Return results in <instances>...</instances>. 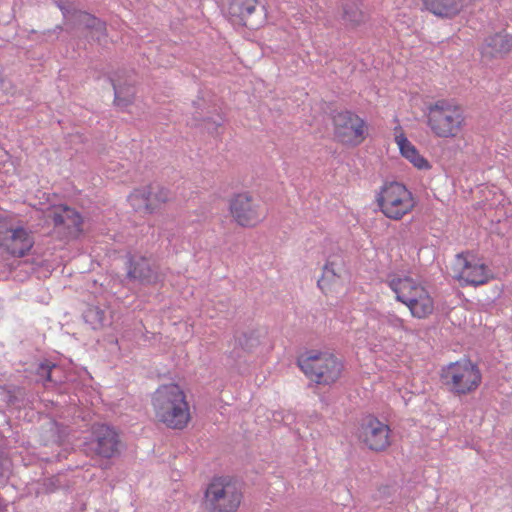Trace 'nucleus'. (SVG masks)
<instances>
[{
    "label": "nucleus",
    "mask_w": 512,
    "mask_h": 512,
    "mask_svg": "<svg viewBox=\"0 0 512 512\" xmlns=\"http://www.w3.org/2000/svg\"><path fill=\"white\" fill-rule=\"evenodd\" d=\"M155 421L168 429L183 430L191 419V407L183 388L176 383L160 385L151 396Z\"/></svg>",
    "instance_id": "1"
},
{
    "label": "nucleus",
    "mask_w": 512,
    "mask_h": 512,
    "mask_svg": "<svg viewBox=\"0 0 512 512\" xmlns=\"http://www.w3.org/2000/svg\"><path fill=\"white\" fill-rule=\"evenodd\" d=\"M426 125L436 138L456 139L466 129L467 116L461 105L441 99L428 106Z\"/></svg>",
    "instance_id": "2"
},
{
    "label": "nucleus",
    "mask_w": 512,
    "mask_h": 512,
    "mask_svg": "<svg viewBox=\"0 0 512 512\" xmlns=\"http://www.w3.org/2000/svg\"><path fill=\"white\" fill-rule=\"evenodd\" d=\"M439 377L446 390L457 397L475 393L482 383L479 366L468 358H461L443 366Z\"/></svg>",
    "instance_id": "3"
},
{
    "label": "nucleus",
    "mask_w": 512,
    "mask_h": 512,
    "mask_svg": "<svg viewBox=\"0 0 512 512\" xmlns=\"http://www.w3.org/2000/svg\"><path fill=\"white\" fill-rule=\"evenodd\" d=\"M298 364L303 373L317 384L330 385L341 376L343 364L329 350H310L301 355Z\"/></svg>",
    "instance_id": "4"
},
{
    "label": "nucleus",
    "mask_w": 512,
    "mask_h": 512,
    "mask_svg": "<svg viewBox=\"0 0 512 512\" xmlns=\"http://www.w3.org/2000/svg\"><path fill=\"white\" fill-rule=\"evenodd\" d=\"M243 500L238 482L230 476L211 479L204 494L207 512H237Z\"/></svg>",
    "instance_id": "5"
},
{
    "label": "nucleus",
    "mask_w": 512,
    "mask_h": 512,
    "mask_svg": "<svg viewBox=\"0 0 512 512\" xmlns=\"http://www.w3.org/2000/svg\"><path fill=\"white\" fill-rule=\"evenodd\" d=\"M375 200L382 214L394 221L410 214L417 204L413 193L397 181L385 182L377 191Z\"/></svg>",
    "instance_id": "6"
},
{
    "label": "nucleus",
    "mask_w": 512,
    "mask_h": 512,
    "mask_svg": "<svg viewBox=\"0 0 512 512\" xmlns=\"http://www.w3.org/2000/svg\"><path fill=\"white\" fill-rule=\"evenodd\" d=\"M335 140L347 147H357L367 138L368 123L356 112L343 109L334 111L331 116Z\"/></svg>",
    "instance_id": "7"
},
{
    "label": "nucleus",
    "mask_w": 512,
    "mask_h": 512,
    "mask_svg": "<svg viewBox=\"0 0 512 512\" xmlns=\"http://www.w3.org/2000/svg\"><path fill=\"white\" fill-rule=\"evenodd\" d=\"M228 210L232 220L242 228H255L267 217L264 204L248 191L232 195Z\"/></svg>",
    "instance_id": "8"
},
{
    "label": "nucleus",
    "mask_w": 512,
    "mask_h": 512,
    "mask_svg": "<svg viewBox=\"0 0 512 512\" xmlns=\"http://www.w3.org/2000/svg\"><path fill=\"white\" fill-rule=\"evenodd\" d=\"M453 269L456 279L463 285L480 286L494 278L484 259L472 252L458 254Z\"/></svg>",
    "instance_id": "9"
},
{
    "label": "nucleus",
    "mask_w": 512,
    "mask_h": 512,
    "mask_svg": "<svg viewBox=\"0 0 512 512\" xmlns=\"http://www.w3.org/2000/svg\"><path fill=\"white\" fill-rule=\"evenodd\" d=\"M34 246L31 230L9 219H0V248L13 257H24Z\"/></svg>",
    "instance_id": "10"
},
{
    "label": "nucleus",
    "mask_w": 512,
    "mask_h": 512,
    "mask_svg": "<svg viewBox=\"0 0 512 512\" xmlns=\"http://www.w3.org/2000/svg\"><path fill=\"white\" fill-rule=\"evenodd\" d=\"M356 436L362 446L374 452L385 451L391 445L389 425L374 415H367L361 419Z\"/></svg>",
    "instance_id": "11"
},
{
    "label": "nucleus",
    "mask_w": 512,
    "mask_h": 512,
    "mask_svg": "<svg viewBox=\"0 0 512 512\" xmlns=\"http://www.w3.org/2000/svg\"><path fill=\"white\" fill-rule=\"evenodd\" d=\"M45 217L52 221L56 233L63 239H76L83 231L82 216L68 206H52L46 210Z\"/></svg>",
    "instance_id": "12"
},
{
    "label": "nucleus",
    "mask_w": 512,
    "mask_h": 512,
    "mask_svg": "<svg viewBox=\"0 0 512 512\" xmlns=\"http://www.w3.org/2000/svg\"><path fill=\"white\" fill-rule=\"evenodd\" d=\"M345 271L344 259L339 254L330 255L323 268L321 277L317 281L319 289L325 295H332L342 287V276Z\"/></svg>",
    "instance_id": "13"
},
{
    "label": "nucleus",
    "mask_w": 512,
    "mask_h": 512,
    "mask_svg": "<svg viewBox=\"0 0 512 512\" xmlns=\"http://www.w3.org/2000/svg\"><path fill=\"white\" fill-rule=\"evenodd\" d=\"M93 439L89 442V447L96 455L111 458L118 452V435L111 427L104 424L93 426Z\"/></svg>",
    "instance_id": "14"
},
{
    "label": "nucleus",
    "mask_w": 512,
    "mask_h": 512,
    "mask_svg": "<svg viewBox=\"0 0 512 512\" xmlns=\"http://www.w3.org/2000/svg\"><path fill=\"white\" fill-rule=\"evenodd\" d=\"M394 141L399 149L400 155L406 159L417 170L428 171L432 168L431 163L418 150V148L407 138L403 128L398 125L394 128Z\"/></svg>",
    "instance_id": "15"
},
{
    "label": "nucleus",
    "mask_w": 512,
    "mask_h": 512,
    "mask_svg": "<svg viewBox=\"0 0 512 512\" xmlns=\"http://www.w3.org/2000/svg\"><path fill=\"white\" fill-rule=\"evenodd\" d=\"M127 277L143 284H156L161 280L158 266L146 257H131L127 264Z\"/></svg>",
    "instance_id": "16"
},
{
    "label": "nucleus",
    "mask_w": 512,
    "mask_h": 512,
    "mask_svg": "<svg viewBox=\"0 0 512 512\" xmlns=\"http://www.w3.org/2000/svg\"><path fill=\"white\" fill-rule=\"evenodd\" d=\"M512 49V37L505 31L488 35L481 48L482 58L493 59L501 58L508 54Z\"/></svg>",
    "instance_id": "17"
},
{
    "label": "nucleus",
    "mask_w": 512,
    "mask_h": 512,
    "mask_svg": "<svg viewBox=\"0 0 512 512\" xmlns=\"http://www.w3.org/2000/svg\"><path fill=\"white\" fill-rule=\"evenodd\" d=\"M425 8L441 18L452 19L464 8V0H423Z\"/></svg>",
    "instance_id": "18"
},
{
    "label": "nucleus",
    "mask_w": 512,
    "mask_h": 512,
    "mask_svg": "<svg viewBox=\"0 0 512 512\" xmlns=\"http://www.w3.org/2000/svg\"><path fill=\"white\" fill-rule=\"evenodd\" d=\"M388 286L395 293L396 300L405 303L409 300L411 292L420 283L410 276L392 275L387 280Z\"/></svg>",
    "instance_id": "19"
},
{
    "label": "nucleus",
    "mask_w": 512,
    "mask_h": 512,
    "mask_svg": "<svg viewBox=\"0 0 512 512\" xmlns=\"http://www.w3.org/2000/svg\"><path fill=\"white\" fill-rule=\"evenodd\" d=\"M257 4L258 0H230L228 14L234 23L247 26V18L255 12Z\"/></svg>",
    "instance_id": "20"
},
{
    "label": "nucleus",
    "mask_w": 512,
    "mask_h": 512,
    "mask_svg": "<svg viewBox=\"0 0 512 512\" xmlns=\"http://www.w3.org/2000/svg\"><path fill=\"white\" fill-rule=\"evenodd\" d=\"M74 18L75 23L78 26L89 29L91 31L92 37L95 38L98 42H102L106 38V25L95 16L87 12L77 11L74 15Z\"/></svg>",
    "instance_id": "21"
},
{
    "label": "nucleus",
    "mask_w": 512,
    "mask_h": 512,
    "mask_svg": "<svg viewBox=\"0 0 512 512\" xmlns=\"http://www.w3.org/2000/svg\"><path fill=\"white\" fill-rule=\"evenodd\" d=\"M150 192L149 187L143 186L140 188L134 189L128 196L127 201L131 207V209L141 215H150L153 214L152 203L150 202Z\"/></svg>",
    "instance_id": "22"
},
{
    "label": "nucleus",
    "mask_w": 512,
    "mask_h": 512,
    "mask_svg": "<svg viewBox=\"0 0 512 512\" xmlns=\"http://www.w3.org/2000/svg\"><path fill=\"white\" fill-rule=\"evenodd\" d=\"M404 305L408 307L413 317L419 319L428 317L434 310V301L427 290L420 291L416 299L405 301Z\"/></svg>",
    "instance_id": "23"
},
{
    "label": "nucleus",
    "mask_w": 512,
    "mask_h": 512,
    "mask_svg": "<svg viewBox=\"0 0 512 512\" xmlns=\"http://www.w3.org/2000/svg\"><path fill=\"white\" fill-rule=\"evenodd\" d=\"M343 20L351 27H357L365 22V13L356 1H346L343 6Z\"/></svg>",
    "instance_id": "24"
},
{
    "label": "nucleus",
    "mask_w": 512,
    "mask_h": 512,
    "mask_svg": "<svg viewBox=\"0 0 512 512\" xmlns=\"http://www.w3.org/2000/svg\"><path fill=\"white\" fill-rule=\"evenodd\" d=\"M150 192V202L152 203L153 213L159 209L163 204H166L171 199V193L167 188L161 186L147 185Z\"/></svg>",
    "instance_id": "25"
},
{
    "label": "nucleus",
    "mask_w": 512,
    "mask_h": 512,
    "mask_svg": "<svg viewBox=\"0 0 512 512\" xmlns=\"http://www.w3.org/2000/svg\"><path fill=\"white\" fill-rule=\"evenodd\" d=\"M378 333L384 334L387 327L401 330L404 327V321L395 314H387L379 316Z\"/></svg>",
    "instance_id": "26"
},
{
    "label": "nucleus",
    "mask_w": 512,
    "mask_h": 512,
    "mask_svg": "<svg viewBox=\"0 0 512 512\" xmlns=\"http://www.w3.org/2000/svg\"><path fill=\"white\" fill-rule=\"evenodd\" d=\"M113 87L115 92L114 103L121 108L128 106L134 98L135 93L133 87L122 89L116 84H114Z\"/></svg>",
    "instance_id": "27"
},
{
    "label": "nucleus",
    "mask_w": 512,
    "mask_h": 512,
    "mask_svg": "<svg viewBox=\"0 0 512 512\" xmlns=\"http://www.w3.org/2000/svg\"><path fill=\"white\" fill-rule=\"evenodd\" d=\"M85 317L86 320L94 326V328L102 327L106 319L105 311L98 306L88 308Z\"/></svg>",
    "instance_id": "28"
},
{
    "label": "nucleus",
    "mask_w": 512,
    "mask_h": 512,
    "mask_svg": "<svg viewBox=\"0 0 512 512\" xmlns=\"http://www.w3.org/2000/svg\"><path fill=\"white\" fill-rule=\"evenodd\" d=\"M259 343L258 339L257 338H253V337H250V338H245V342H241V345L245 348V349H251L253 348L255 345H257Z\"/></svg>",
    "instance_id": "29"
},
{
    "label": "nucleus",
    "mask_w": 512,
    "mask_h": 512,
    "mask_svg": "<svg viewBox=\"0 0 512 512\" xmlns=\"http://www.w3.org/2000/svg\"><path fill=\"white\" fill-rule=\"evenodd\" d=\"M420 291H426V288L421 284L414 288V290L411 292L409 296V300L416 299L420 295Z\"/></svg>",
    "instance_id": "30"
},
{
    "label": "nucleus",
    "mask_w": 512,
    "mask_h": 512,
    "mask_svg": "<svg viewBox=\"0 0 512 512\" xmlns=\"http://www.w3.org/2000/svg\"><path fill=\"white\" fill-rule=\"evenodd\" d=\"M58 6H59V8L63 11V15H64L65 17H68V11H67V10H66L62 5H58Z\"/></svg>",
    "instance_id": "31"
},
{
    "label": "nucleus",
    "mask_w": 512,
    "mask_h": 512,
    "mask_svg": "<svg viewBox=\"0 0 512 512\" xmlns=\"http://www.w3.org/2000/svg\"><path fill=\"white\" fill-rule=\"evenodd\" d=\"M50 369H51V367H49L48 372H47V380H50Z\"/></svg>",
    "instance_id": "32"
}]
</instances>
